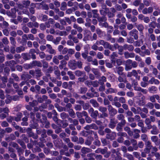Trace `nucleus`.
Wrapping results in <instances>:
<instances>
[{
    "label": "nucleus",
    "instance_id": "b1692460",
    "mask_svg": "<svg viewBox=\"0 0 160 160\" xmlns=\"http://www.w3.org/2000/svg\"><path fill=\"white\" fill-rule=\"evenodd\" d=\"M148 90L150 93H155L158 90V88L155 86H152L151 87L148 88Z\"/></svg>",
    "mask_w": 160,
    "mask_h": 160
},
{
    "label": "nucleus",
    "instance_id": "4be33fe9",
    "mask_svg": "<svg viewBox=\"0 0 160 160\" xmlns=\"http://www.w3.org/2000/svg\"><path fill=\"white\" fill-rule=\"evenodd\" d=\"M22 122L21 123V125L22 126H27L28 125V118L27 116H25L22 118Z\"/></svg>",
    "mask_w": 160,
    "mask_h": 160
},
{
    "label": "nucleus",
    "instance_id": "9b49d317",
    "mask_svg": "<svg viewBox=\"0 0 160 160\" xmlns=\"http://www.w3.org/2000/svg\"><path fill=\"white\" fill-rule=\"evenodd\" d=\"M68 65L70 69L72 70H75L77 67V63L75 60L69 61Z\"/></svg>",
    "mask_w": 160,
    "mask_h": 160
},
{
    "label": "nucleus",
    "instance_id": "774afa93",
    "mask_svg": "<svg viewBox=\"0 0 160 160\" xmlns=\"http://www.w3.org/2000/svg\"><path fill=\"white\" fill-rule=\"evenodd\" d=\"M46 146L48 148L50 149L52 148L53 147V144L52 142H48L46 143Z\"/></svg>",
    "mask_w": 160,
    "mask_h": 160
},
{
    "label": "nucleus",
    "instance_id": "c9c22d12",
    "mask_svg": "<svg viewBox=\"0 0 160 160\" xmlns=\"http://www.w3.org/2000/svg\"><path fill=\"white\" fill-rule=\"evenodd\" d=\"M4 74L5 75H8L10 71V69L8 67H6L4 68Z\"/></svg>",
    "mask_w": 160,
    "mask_h": 160
},
{
    "label": "nucleus",
    "instance_id": "393cba45",
    "mask_svg": "<svg viewBox=\"0 0 160 160\" xmlns=\"http://www.w3.org/2000/svg\"><path fill=\"white\" fill-rule=\"evenodd\" d=\"M22 56L23 59L25 61L30 60L29 56L28 53H22Z\"/></svg>",
    "mask_w": 160,
    "mask_h": 160
},
{
    "label": "nucleus",
    "instance_id": "ea45409f",
    "mask_svg": "<svg viewBox=\"0 0 160 160\" xmlns=\"http://www.w3.org/2000/svg\"><path fill=\"white\" fill-rule=\"evenodd\" d=\"M93 144L96 146L99 147L101 145V142L98 139H96L94 141Z\"/></svg>",
    "mask_w": 160,
    "mask_h": 160
},
{
    "label": "nucleus",
    "instance_id": "f257e3e1",
    "mask_svg": "<svg viewBox=\"0 0 160 160\" xmlns=\"http://www.w3.org/2000/svg\"><path fill=\"white\" fill-rule=\"evenodd\" d=\"M75 75L77 77H79L78 80L80 82H83L88 78V77L86 75V72L83 71H81L79 70H77L75 72Z\"/></svg>",
    "mask_w": 160,
    "mask_h": 160
},
{
    "label": "nucleus",
    "instance_id": "cd10ccee",
    "mask_svg": "<svg viewBox=\"0 0 160 160\" xmlns=\"http://www.w3.org/2000/svg\"><path fill=\"white\" fill-rule=\"evenodd\" d=\"M91 131V130H89L88 131H86L83 130L81 132L80 134L83 136L87 137L89 134H90V131Z\"/></svg>",
    "mask_w": 160,
    "mask_h": 160
},
{
    "label": "nucleus",
    "instance_id": "052dcab7",
    "mask_svg": "<svg viewBox=\"0 0 160 160\" xmlns=\"http://www.w3.org/2000/svg\"><path fill=\"white\" fill-rule=\"evenodd\" d=\"M2 43L5 45H7L8 43V40L6 37H4L2 39Z\"/></svg>",
    "mask_w": 160,
    "mask_h": 160
},
{
    "label": "nucleus",
    "instance_id": "3c124183",
    "mask_svg": "<svg viewBox=\"0 0 160 160\" xmlns=\"http://www.w3.org/2000/svg\"><path fill=\"white\" fill-rule=\"evenodd\" d=\"M127 42L130 43H133L134 42V40L132 37L131 36L129 38H127Z\"/></svg>",
    "mask_w": 160,
    "mask_h": 160
},
{
    "label": "nucleus",
    "instance_id": "6e6d98bb",
    "mask_svg": "<svg viewBox=\"0 0 160 160\" xmlns=\"http://www.w3.org/2000/svg\"><path fill=\"white\" fill-rule=\"evenodd\" d=\"M22 48H23V47L22 46H20L19 47H17L16 48V52L17 53H20L22 51H23L24 50V49H22Z\"/></svg>",
    "mask_w": 160,
    "mask_h": 160
},
{
    "label": "nucleus",
    "instance_id": "6e6552de",
    "mask_svg": "<svg viewBox=\"0 0 160 160\" xmlns=\"http://www.w3.org/2000/svg\"><path fill=\"white\" fill-rule=\"evenodd\" d=\"M108 109L109 115L113 117L114 116L117 112V109L113 108L111 105L108 106Z\"/></svg>",
    "mask_w": 160,
    "mask_h": 160
},
{
    "label": "nucleus",
    "instance_id": "864d4df0",
    "mask_svg": "<svg viewBox=\"0 0 160 160\" xmlns=\"http://www.w3.org/2000/svg\"><path fill=\"white\" fill-rule=\"evenodd\" d=\"M117 124H115L113 122H110V123L108 124V127L111 128L113 129L116 126V125Z\"/></svg>",
    "mask_w": 160,
    "mask_h": 160
},
{
    "label": "nucleus",
    "instance_id": "f03ea898",
    "mask_svg": "<svg viewBox=\"0 0 160 160\" xmlns=\"http://www.w3.org/2000/svg\"><path fill=\"white\" fill-rule=\"evenodd\" d=\"M38 122L41 123V126L42 127L47 128H49L50 123L48 121L47 117L44 113L42 114L41 118L39 119Z\"/></svg>",
    "mask_w": 160,
    "mask_h": 160
},
{
    "label": "nucleus",
    "instance_id": "a211bd4d",
    "mask_svg": "<svg viewBox=\"0 0 160 160\" xmlns=\"http://www.w3.org/2000/svg\"><path fill=\"white\" fill-rule=\"evenodd\" d=\"M17 115V117H14V120L17 122L20 121L22 116V113L18 112Z\"/></svg>",
    "mask_w": 160,
    "mask_h": 160
},
{
    "label": "nucleus",
    "instance_id": "72a5a7b5",
    "mask_svg": "<svg viewBox=\"0 0 160 160\" xmlns=\"http://www.w3.org/2000/svg\"><path fill=\"white\" fill-rule=\"evenodd\" d=\"M16 45H12L10 48V52L12 54H14L16 52Z\"/></svg>",
    "mask_w": 160,
    "mask_h": 160
},
{
    "label": "nucleus",
    "instance_id": "09e8293b",
    "mask_svg": "<svg viewBox=\"0 0 160 160\" xmlns=\"http://www.w3.org/2000/svg\"><path fill=\"white\" fill-rule=\"evenodd\" d=\"M69 115L74 118L75 117V113L72 109H70L69 111Z\"/></svg>",
    "mask_w": 160,
    "mask_h": 160
},
{
    "label": "nucleus",
    "instance_id": "7c9ffc66",
    "mask_svg": "<svg viewBox=\"0 0 160 160\" xmlns=\"http://www.w3.org/2000/svg\"><path fill=\"white\" fill-rule=\"evenodd\" d=\"M91 70L95 75H96L98 77L100 76V73L97 69L92 68Z\"/></svg>",
    "mask_w": 160,
    "mask_h": 160
},
{
    "label": "nucleus",
    "instance_id": "a19ab883",
    "mask_svg": "<svg viewBox=\"0 0 160 160\" xmlns=\"http://www.w3.org/2000/svg\"><path fill=\"white\" fill-rule=\"evenodd\" d=\"M101 142L103 146H107L108 144V142L106 139L105 138H102L101 139Z\"/></svg>",
    "mask_w": 160,
    "mask_h": 160
},
{
    "label": "nucleus",
    "instance_id": "4d7b16f0",
    "mask_svg": "<svg viewBox=\"0 0 160 160\" xmlns=\"http://www.w3.org/2000/svg\"><path fill=\"white\" fill-rule=\"evenodd\" d=\"M99 110L100 112L103 113L106 112L107 108L105 107L100 106L99 107Z\"/></svg>",
    "mask_w": 160,
    "mask_h": 160
},
{
    "label": "nucleus",
    "instance_id": "37998d69",
    "mask_svg": "<svg viewBox=\"0 0 160 160\" xmlns=\"http://www.w3.org/2000/svg\"><path fill=\"white\" fill-rule=\"evenodd\" d=\"M7 121L9 123L12 122L13 120H14V117L9 116L7 117L6 119Z\"/></svg>",
    "mask_w": 160,
    "mask_h": 160
},
{
    "label": "nucleus",
    "instance_id": "0e129e2a",
    "mask_svg": "<svg viewBox=\"0 0 160 160\" xmlns=\"http://www.w3.org/2000/svg\"><path fill=\"white\" fill-rule=\"evenodd\" d=\"M0 98L2 100L4 99L5 98L4 92L2 90H0Z\"/></svg>",
    "mask_w": 160,
    "mask_h": 160
},
{
    "label": "nucleus",
    "instance_id": "423d86ee",
    "mask_svg": "<svg viewBox=\"0 0 160 160\" xmlns=\"http://www.w3.org/2000/svg\"><path fill=\"white\" fill-rule=\"evenodd\" d=\"M130 36L133 37L134 39L138 40V32L136 29H134L129 33Z\"/></svg>",
    "mask_w": 160,
    "mask_h": 160
},
{
    "label": "nucleus",
    "instance_id": "e433bc0d",
    "mask_svg": "<svg viewBox=\"0 0 160 160\" xmlns=\"http://www.w3.org/2000/svg\"><path fill=\"white\" fill-rule=\"evenodd\" d=\"M137 28L138 30L141 33H142V31L144 29V27L142 24H139L138 25Z\"/></svg>",
    "mask_w": 160,
    "mask_h": 160
},
{
    "label": "nucleus",
    "instance_id": "c03bdc74",
    "mask_svg": "<svg viewBox=\"0 0 160 160\" xmlns=\"http://www.w3.org/2000/svg\"><path fill=\"white\" fill-rule=\"evenodd\" d=\"M52 61L56 64H58L59 63V61L58 59V57L56 56H55L53 57Z\"/></svg>",
    "mask_w": 160,
    "mask_h": 160
},
{
    "label": "nucleus",
    "instance_id": "a18cd8bd",
    "mask_svg": "<svg viewBox=\"0 0 160 160\" xmlns=\"http://www.w3.org/2000/svg\"><path fill=\"white\" fill-rule=\"evenodd\" d=\"M43 151L45 153L46 155H48V154L50 153L51 151L50 150L49 148H48L47 147H44L43 149Z\"/></svg>",
    "mask_w": 160,
    "mask_h": 160
},
{
    "label": "nucleus",
    "instance_id": "39448f33",
    "mask_svg": "<svg viewBox=\"0 0 160 160\" xmlns=\"http://www.w3.org/2000/svg\"><path fill=\"white\" fill-rule=\"evenodd\" d=\"M17 64L16 61L14 60H12L8 62L7 61L6 63V65L7 66H9L10 68V69L12 72L15 71V65Z\"/></svg>",
    "mask_w": 160,
    "mask_h": 160
},
{
    "label": "nucleus",
    "instance_id": "a878e982",
    "mask_svg": "<svg viewBox=\"0 0 160 160\" xmlns=\"http://www.w3.org/2000/svg\"><path fill=\"white\" fill-rule=\"evenodd\" d=\"M17 142L21 146H22V148L23 149H25L26 148V146L25 145V144L24 142V141L22 140L21 139H19L17 141Z\"/></svg>",
    "mask_w": 160,
    "mask_h": 160
},
{
    "label": "nucleus",
    "instance_id": "de8ad7c7",
    "mask_svg": "<svg viewBox=\"0 0 160 160\" xmlns=\"http://www.w3.org/2000/svg\"><path fill=\"white\" fill-rule=\"evenodd\" d=\"M42 63L43 68L45 69L47 68L48 66V63L46 62V61H45L44 60H43L42 61Z\"/></svg>",
    "mask_w": 160,
    "mask_h": 160
},
{
    "label": "nucleus",
    "instance_id": "4468645a",
    "mask_svg": "<svg viewBox=\"0 0 160 160\" xmlns=\"http://www.w3.org/2000/svg\"><path fill=\"white\" fill-rule=\"evenodd\" d=\"M16 138V136L14 134H11L8 137L6 138L5 140L9 142L12 140H15Z\"/></svg>",
    "mask_w": 160,
    "mask_h": 160
},
{
    "label": "nucleus",
    "instance_id": "69168bd1",
    "mask_svg": "<svg viewBox=\"0 0 160 160\" xmlns=\"http://www.w3.org/2000/svg\"><path fill=\"white\" fill-rule=\"evenodd\" d=\"M143 4H144V5H145L146 7H148V6L150 5L151 1L150 0H149V1H147V0H143Z\"/></svg>",
    "mask_w": 160,
    "mask_h": 160
},
{
    "label": "nucleus",
    "instance_id": "680f3d73",
    "mask_svg": "<svg viewBox=\"0 0 160 160\" xmlns=\"http://www.w3.org/2000/svg\"><path fill=\"white\" fill-rule=\"evenodd\" d=\"M126 158L129 160H133V158L132 155L127 153L126 154Z\"/></svg>",
    "mask_w": 160,
    "mask_h": 160
},
{
    "label": "nucleus",
    "instance_id": "4c0bfd02",
    "mask_svg": "<svg viewBox=\"0 0 160 160\" xmlns=\"http://www.w3.org/2000/svg\"><path fill=\"white\" fill-rule=\"evenodd\" d=\"M67 7L66 2H63L61 3V7L60 9L61 10H64Z\"/></svg>",
    "mask_w": 160,
    "mask_h": 160
},
{
    "label": "nucleus",
    "instance_id": "c756f323",
    "mask_svg": "<svg viewBox=\"0 0 160 160\" xmlns=\"http://www.w3.org/2000/svg\"><path fill=\"white\" fill-rule=\"evenodd\" d=\"M41 137L43 138H47V130L45 129H42V133L41 134Z\"/></svg>",
    "mask_w": 160,
    "mask_h": 160
},
{
    "label": "nucleus",
    "instance_id": "13d9d810",
    "mask_svg": "<svg viewBox=\"0 0 160 160\" xmlns=\"http://www.w3.org/2000/svg\"><path fill=\"white\" fill-rule=\"evenodd\" d=\"M87 156L89 158H85L83 160H95L94 158L92 157V154L91 153L88 154Z\"/></svg>",
    "mask_w": 160,
    "mask_h": 160
},
{
    "label": "nucleus",
    "instance_id": "e2e57ef3",
    "mask_svg": "<svg viewBox=\"0 0 160 160\" xmlns=\"http://www.w3.org/2000/svg\"><path fill=\"white\" fill-rule=\"evenodd\" d=\"M17 150L18 155L19 156L21 154H22L24 152L23 150L22 149L21 147L19 148L18 147Z\"/></svg>",
    "mask_w": 160,
    "mask_h": 160
},
{
    "label": "nucleus",
    "instance_id": "bf43d9fd",
    "mask_svg": "<svg viewBox=\"0 0 160 160\" xmlns=\"http://www.w3.org/2000/svg\"><path fill=\"white\" fill-rule=\"evenodd\" d=\"M0 131V139H2V138L4 136L6 131L3 130V129H1Z\"/></svg>",
    "mask_w": 160,
    "mask_h": 160
},
{
    "label": "nucleus",
    "instance_id": "ddd939ff",
    "mask_svg": "<svg viewBox=\"0 0 160 160\" xmlns=\"http://www.w3.org/2000/svg\"><path fill=\"white\" fill-rule=\"evenodd\" d=\"M137 40L136 41H134L133 45L135 46H138L139 47V46H141L143 43V40L141 38Z\"/></svg>",
    "mask_w": 160,
    "mask_h": 160
},
{
    "label": "nucleus",
    "instance_id": "0eeeda50",
    "mask_svg": "<svg viewBox=\"0 0 160 160\" xmlns=\"http://www.w3.org/2000/svg\"><path fill=\"white\" fill-rule=\"evenodd\" d=\"M36 53V52L34 49L31 48L30 49L28 52L30 60L31 59L32 60H35L36 59V55L35 54Z\"/></svg>",
    "mask_w": 160,
    "mask_h": 160
},
{
    "label": "nucleus",
    "instance_id": "603ef678",
    "mask_svg": "<svg viewBox=\"0 0 160 160\" xmlns=\"http://www.w3.org/2000/svg\"><path fill=\"white\" fill-rule=\"evenodd\" d=\"M22 29L25 33H27L29 32V29L26 26H24L22 27Z\"/></svg>",
    "mask_w": 160,
    "mask_h": 160
},
{
    "label": "nucleus",
    "instance_id": "9d476101",
    "mask_svg": "<svg viewBox=\"0 0 160 160\" xmlns=\"http://www.w3.org/2000/svg\"><path fill=\"white\" fill-rule=\"evenodd\" d=\"M116 137L117 133L115 132H112L111 133L107 134L106 135V138L111 140L115 139Z\"/></svg>",
    "mask_w": 160,
    "mask_h": 160
},
{
    "label": "nucleus",
    "instance_id": "5701e85b",
    "mask_svg": "<svg viewBox=\"0 0 160 160\" xmlns=\"http://www.w3.org/2000/svg\"><path fill=\"white\" fill-rule=\"evenodd\" d=\"M82 152L84 154H85L88 152H92L91 149L83 147L81 150Z\"/></svg>",
    "mask_w": 160,
    "mask_h": 160
},
{
    "label": "nucleus",
    "instance_id": "dca6fc26",
    "mask_svg": "<svg viewBox=\"0 0 160 160\" xmlns=\"http://www.w3.org/2000/svg\"><path fill=\"white\" fill-rule=\"evenodd\" d=\"M152 130L151 131V132L152 134L156 135L158 133V130L156 126L153 125L152 126Z\"/></svg>",
    "mask_w": 160,
    "mask_h": 160
},
{
    "label": "nucleus",
    "instance_id": "338daca9",
    "mask_svg": "<svg viewBox=\"0 0 160 160\" xmlns=\"http://www.w3.org/2000/svg\"><path fill=\"white\" fill-rule=\"evenodd\" d=\"M1 125L2 127H6L8 126V123L6 121H4L2 122L1 123Z\"/></svg>",
    "mask_w": 160,
    "mask_h": 160
},
{
    "label": "nucleus",
    "instance_id": "6ab92c4d",
    "mask_svg": "<svg viewBox=\"0 0 160 160\" xmlns=\"http://www.w3.org/2000/svg\"><path fill=\"white\" fill-rule=\"evenodd\" d=\"M61 64H59L58 67L61 70L64 67L66 66L67 62L64 60H62L60 61Z\"/></svg>",
    "mask_w": 160,
    "mask_h": 160
},
{
    "label": "nucleus",
    "instance_id": "412c9836",
    "mask_svg": "<svg viewBox=\"0 0 160 160\" xmlns=\"http://www.w3.org/2000/svg\"><path fill=\"white\" fill-rule=\"evenodd\" d=\"M32 152L34 153H37V152H39L41 151V149L37 144L32 148Z\"/></svg>",
    "mask_w": 160,
    "mask_h": 160
},
{
    "label": "nucleus",
    "instance_id": "8fccbe9b",
    "mask_svg": "<svg viewBox=\"0 0 160 160\" xmlns=\"http://www.w3.org/2000/svg\"><path fill=\"white\" fill-rule=\"evenodd\" d=\"M107 20V18L105 16H103L102 17H99L98 20V22H105Z\"/></svg>",
    "mask_w": 160,
    "mask_h": 160
},
{
    "label": "nucleus",
    "instance_id": "f704fd0d",
    "mask_svg": "<svg viewBox=\"0 0 160 160\" xmlns=\"http://www.w3.org/2000/svg\"><path fill=\"white\" fill-rule=\"evenodd\" d=\"M31 64L32 62L30 64L25 63L23 64V67L26 69H31L32 68Z\"/></svg>",
    "mask_w": 160,
    "mask_h": 160
},
{
    "label": "nucleus",
    "instance_id": "20e7f679",
    "mask_svg": "<svg viewBox=\"0 0 160 160\" xmlns=\"http://www.w3.org/2000/svg\"><path fill=\"white\" fill-rule=\"evenodd\" d=\"M31 116H33V118L32 120V122H31V124L29 125L30 127L33 129H37L39 126V125L37 122V120L35 119L34 118V115L32 112H31Z\"/></svg>",
    "mask_w": 160,
    "mask_h": 160
},
{
    "label": "nucleus",
    "instance_id": "79ce46f5",
    "mask_svg": "<svg viewBox=\"0 0 160 160\" xmlns=\"http://www.w3.org/2000/svg\"><path fill=\"white\" fill-rule=\"evenodd\" d=\"M9 39L10 41V42L12 45H16V42L15 41V39L13 37H10Z\"/></svg>",
    "mask_w": 160,
    "mask_h": 160
},
{
    "label": "nucleus",
    "instance_id": "2eb2a0df",
    "mask_svg": "<svg viewBox=\"0 0 160 160\" xmlns=\"http://www.w3.org/2000/svg\"><path fill=\"white\" fill-rule=\"evenodd\" d=\"M94 138L91 136H89L85 141V143L87 145H90L92 144V141L94 140Z\"/></svg>",
    "mask_w": 160,
    "mask_h": 160
},
{
    "label": "nucleus",
    "instance_id": "c85d7f7f",
    "mask_svg": "<svg viewBox=\"0 0 160 160\" xmlns=\"http://www.w3.org/2000/svg\"><path fill=\"white\" fill-rule=\"evenodd\" d=\"M98 115V112L97 110H95L91 113V116L93 118H97V116Z\"/></svg>",
    "mask_w": 160,
    "mask_h": 160
},
{
    "label": "nucleus",
    "instance_id": "2f4dec72",
    "mask_svg": "<svg viewBox=\"0 0 160 160\" xmlns=\"http://www.w3.org/2000/svg\"><path fill=\"white\" fill-rule=\"evenodd\" d=\"M117 118L120 121H122L123 120H125V116L122 114H120L117 116Z\"/></svg>",
    "mask_w": 160,
    "mask_h": 160
},
{
    "label": "nucleus",
    "instance_id": "bb28decb",
    "mask_svg": "<svg viewBox=\"0 0 160 160\" xmlns=\"http://www.w3.org/2000/svg\"><path fill=\"white\" fill-rule=\"evenodd\" d=\"M90 102L92 104V106L94 107H98L99 106V104L96 100L92 99L90 100Z\"/></svg>",
    "mask_w": 160,
    "mask_h": 160
},
{
    "label": "nucleus",
    "instance_id": "aec40b11",
    "mask_svg": "<svg viewBox=\"0 0 160 160\" xmlns=\"http://www.w3.org/2000/svg\"><path fill=\"white\" fill-rule=\"evenodd\" d=\"M28 136H26L25 134H22V136H20V138L25 142L28 143L29 142V140Z\"/></svg>",
    "mask_w": 160,
    "mask_h": 160
},
{
    "label": "nucleus",
    "instance_id": "58836bf2",
    "mask_svg": "<svg viewBox=\"0 0 160 160\" xmlns=\"http://www.w3.org/2000/svg\"><path fill=\"white\" fill-rule=\"evenodd\" d=\"M118 133H117L118 136L122 137H126L127 136V134L125 132H122L121 131H118Z\"/></svg>",
    "mask_w": 160,
    "mask_h": 160
},
{
    "label": "nucleus",
    "instance_id": "f8f14e48",
    "mask_svg": "<svg viewBox=\"0 0 160 160\" xmlns=\"http://www.w3.org/2000/svg\"><path fill=\"white\" fill-rule=\"evenodd\" d=\"M32 68L36 66L39 67H42V64L41 62L39 61L33 60L32 62Z\"/></svg>",
    "mask_w": 160,
    "mask_h": 160
},
{
    "label": "nucleus",
    "instance_id": "1a4fd4ad",
    "mask_svg": "<svg viewBox=\"0 0 160 160\" xmlns=\"http://www.w3.org/2000/svg\"><path fill=\"white\" fill-rule=\"evenodd\" d=\"M132 62V60L130 59H128L126 61L125 66V69L128 71L132 69L131 63Z\"/></svg>",
    "mask_w": 160,
    "mask_h": 160
},
{
    "label": "nucleus",
    "instance_id": "473e14b6",
    "mask_svg": "<svg viewBox=\"0 0 160 160\" xmlns=\"http://www.w3.org/2000/svg\"><path fill=\"white\" fill-rule=\"evenodd\" d=\"M88 88L86 87H81L80 88V93L82 94L86 93Z\"/></svg>",
    "mask_w": 160,
    "mask_h": 160
},
{
    "label": "nucleus",
    "instance_id": "7ed1b4c3",
    "mask_svg": "<svg viewBox=\"0 0 160 160\" xmlns=\"http://www.w3.org/2000/svg\"><path fill=\"white\" fill-rule=\"evenodd\" d=\"M29 73L33 76H35L37 78H39L42 75L41 69L38 68H36L34 70H30L29 71Z\"/></svg>",
    "mask_w": 160,
    "mask_h": 160
},
{
    "label": "nucleus",
    "instance_id": "5fc2aeb1",
    "mask_svg": "<svg viewBox=\"0 0 160 160\" xmlns=\"http://www.w3.org/2000/svg\"><path fill=\"white\" fill-rule=\"evenodd\" d=\"M116 129L118 131H122L123 130L122 126L119 124L118 123L117 125Z\"/></svg>",
    "mask_w": 160,
    "mask_h": 160
},
{
    "label": "nucleus",
    "instance_id": "49530a36",
    "mask_svg": "<svg viewBox=\"0 0 160 160\" xmlns=\"http://www.w3.org/2000/svg\"><path fill=\"white\" fill-rule=\"evenodd\" d=\"M29 104H30L32 107H32H34L36 106H37L38 103L37 102V100H34L32 101V102H29Z\"/></svg>",
    "mask_w": 160,
    "mask_h": 160
},
{
    "label": "nucleus",
    "instance_id": "f3484780",
    "mask_svg": "<svg viewBox=\"0 0 160 160\" xmlns=\"http://www.w3.org/2000/svg\"><path fill=\"white\" fill-rule=\"evenodd\" d=\"M31 2L29 0L23 1L22 2L23 7L26 8H28Z\"/></svg>",
    "mask_w": 160,
    "mask_h": 160
}]
</instances>
